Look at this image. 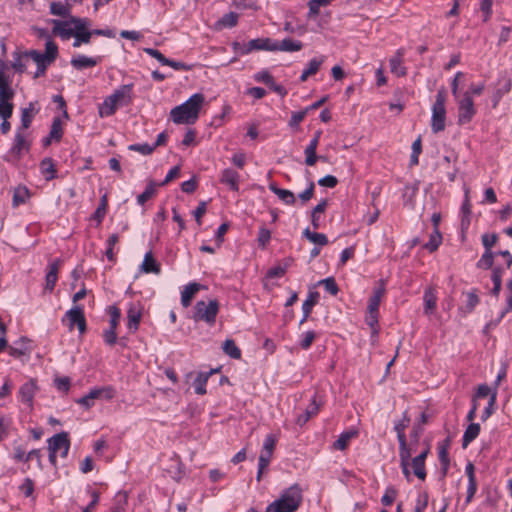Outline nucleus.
Returning <instances> with one entry per match:
<instances>
[{
	"mask_svg": "<svg viewBox=\"0 0 512 512\" xmlns=\"http://www.w3.org/2000/svg\"><path fill=\"white\" fill-rule=\"evenodd\" d=\"M323 62H324L323 56L320 58L311 59L308 62L307 67L303 70V72L300 76V81L305 82L308 79V77L315 75L318 72L321 65L323 64Z\"/></svg>",
	"mask_w": 512,
	"mask_h": 512,
	"instance_id": "c85d7f7f",
	"label": "nucleus"
},
{
	"mask_svg": "<svg viewBox=\"0 0 512 512\" xmlns=\"http://www.w3.org/2000/svg\"><path fill=\"white\" fill-rule=\"evenodd\" d=\"M223 351L232 359L241 358V350L232 339H226L222 345Z\"/></svg>",
	"mask_w": 512,
	"mask_h": 512,
	"instance_id": "58836bf2",
	"label": "nucleus"
},
{
	"mask_svg": "<svg viewBox=\"0 0 512 512\" xmlns=\"http://www.w3.org/2000/svg\"><path fill=\"white\" fill-rule=\"evenodd\" d=\"M273 40L270 38H256L247 43L234 42L233 50L239 55H247L252 51H273Z\"/></svg>",
	"mask_w": 512,
	"mask_h": 512,
	"instance_id": "39448f33",
	"label": "nucleus"
},
{
	"mask_svg": "<svg viewBox=\"0 0 512 512\" xmlns=\"http://www.w3.org/2000/svg\"><path fill=\"white\" fill-rule=\"evenodd\" d=\"M39 387L35 379H30L20 386L18 391L19 400L26 404L30 411L33 410L34 397L38 392Z\"/></svg>",
	"mask_w": 512,
	"mask_h": 512,
	"instance_id": "9b49d317",
	"label": "nucleus"
},
{
	"mask_svg": "<svg viewBox=\"0 0 512 512\" xmlns=\"http://www.w3.org/2000/svg\"><path fill=\"white\" fill-rule=\"evenodd\" d=\"M385 293L383 286L377 287L373 290L372 296L369 298L367 311L372 313H379V306L381 298Z\"/></svg>",
	"mask_w": 512,
	"mask_h": 512,
	"instance_id": "c756f323",
	"label": "nucleus"
},
{
	"mask_svg": "<svg viewBox=\"0 0 512 512\" xmlns=\"http://www.w3.org/2000/svg\"><path fill=\"white\" fill-rule=\"evenodd\" d=\"M117 102L111 96L105 98L104 102L99 108V114L101 117L112 116L117 110Z\"/></svg>",
	"mask_w": 512,
	"mask_h": 512,
	"instance_id": "72a5a7b5",
	"label": "nucleus"
},
{
	"mask_svg": "<svg viewBox=\"0 0 512 512\" xmlns=\"http://www.w3.org/2000/svg\"><path fill=\"white\" fill-rule=\"evenodd\" d=\"M39 168L46 181H51L57 177V171L52 158L46 157L41 160Z\"/></svg>",
	"mask_w": 512,
	"mask_h": 512,
	"instance_id": "bb28decb",
	"label": "nucleus"
},
{
	"mask_svg": "<svg viewBox=\"0 0 512 512\" xmlns=\"http://www.w3.org/2000/svg\"><path fill=\"white\" fill-rule=\"evenodd\" d=\"M496 253L493 251H484L481 258L476 263V267L479 269H491L494 263V257Z\"/></svg>",
	"mask_w": 512,
	"mask_h": 512,
	"instance_id": "37998d69",
	"label": "nucleus"
},
{
	"mask_svg": "<svg viewBox=\"0 0 512 512\" xmlns=\"http://www.w3.org/2000/svg\"><path fill=\"white\" fill-rule=\"evenodd\" d=\"M46 58V64H51L55 61L58 55V46L52 40H48L45 43V53H43Z\"/></svg>",
	"mask_w": 512,
	"mask_h": 512,
	"instance_id": "c03bdc74",
	"label": "nucleus"
},
{
	"mask_svg": "<svg viewBox=\"0 0 512 512\" xmlns=\"http://www.w3.org/2000/svg\"><path fill=\"white\" fill-rule=\"evenodd\" d=\"M95 399H100V397L99 392L96 390V388H93L89 391L88 394L79 398L76 402L81 406L85 407L86 409H89L94 405Z\"/></svg>",
	"mask_w": 512,
	"mask_h": 512,
	"instance_id": "a18cd8bd",
	"label": "nucleus"
},
{
	"mask_svg": "<svg viewBox=\"0 0 512 512\" xmlns=\"http://www.w3.org/2000/svg\"><path fill=\"white\" fill-rule=\"evenodd\" d=\"M204 288L203 285L193 282L189 283L184 287V290L181 292V304L183 307H188L191 304L192 298L194 295Z\"/></svg>",
	"mask_w": 512,
	"mask_h": 512,
	"instance_id": "5701e85b",
	"label": "nucleus"
},
{
	"mask_svg": "<svg viewBox=\"0 0 512 512\" xmlns=\"http://www.w3.org/2000/svg\"><path fill=\"white\" fill-rule=\"evenodd\" d=\"M142 317V311L140 305H136L134 303L130 304L127 311V319H128V329L131 332H135L139 328V324Z\"/></svg>",
	"mask_w": 512,
	"mask_h": 512,
	"instance_id": "f3484780",
	"label": "nucleus"
},
{
	"mask_svg": "<svg viewBox=\"0 0 512 512\" xmlns=\"http://www.w3.org/2000/svg\"><path fill=\"white\" fill-rule=\"evenodd\" d=\"M506 289H507V293H508L507 298H506V306H505L504 310L501 312V314L495 324H498L507 313L512 311V279L507 281Z\"/></svg>",
	"mask_w": 512,
	"mask_h": 512,
	"instance_id": "8fccbe9b",
	"label": "nucleus"
},
{
	"mask_svg": "<svg viewBox=\"0 0 512 512\" xmlns=\"http://www.w3.org/2000/svg\"><path fill=\"white\" fill-rule=\"evenodd\" d=\"M107 195H103L100 199L99 205L91 215V219L97 222V225H100L105 218L106 210H107Z\"/></svg>",
	"mask_w": 512,
	"mask_h": 512,
	"instance_id": "c9c22d12",
	"label": "nucleus"
},
{
	"mask_svg": "<svg viewBox=\"0 0 512 512\" xmlns=\"http://www.w3.org/2000/svg\"><path fill=\"white\" fill-rule=\"evenodd\" d=\"M322 131L318 130L315 132L313 138L310 140L309 144L306 146L304 150L305 154V164L307 166H314L317 160H325L323 156H318L316 154L317 147L319 145V140L321 137Z\"/></svg>",
	"mask_w": 512,
	"mask_h": 512,
	"instance_id": "f8f14e48",
	"label": "nucleus"
},
{
	"mask_svg": "<svg viewBox=\"0 0 512 512\" xmlns=\"http://www.w3.org/2000/svg\"><path fill=\"white\" fill-rule=\"evenodd\" d=\"M496 399H497V391L495 389L489 398L488 405L485 407L484 411L482 412V415H481L482 421H486L492 415V413L494 411V405L496 403Z\"/></svg>",
	"mask_w": 512,
	"mask_h": 512,
	"instance_id": "052dcab7",
	"label": "nucleus"
},
{
	"mask_svg": "<svg viewBox=\"0 0 512 512\" xmlns=\"http://www.w3.org/2000/svg\"><path fill=\"white\" fill-rule=\"evenodd\" d=\"M378 317L379 313H372L367 311L365 321L367 325L371 328L372 336H377L379 333Z\"/></svg>",
	"mask_w": 512,
	"mask_h": 512,
	"instance_id": "6e6d98bb",
	"label": "nucleus"
},
{
	"mask_svg": "<svg viewBox=\"0 0 512 512\" xmlns=\"http://www.w3.org/2000/svg\"><path fill=\"white\" fill-rule=\"evenodd\" d=\"M239 180V173L231 168H226L221 173L220 182L229 186L232 191H239Z\"/></svg>",
	"mask_w": 512,
	"mask_h": 512,
	"instance_id": "dca6fc26",
	"label": "nucleus"
},
{
	"mask_svg": "<svg viewBox=\"0 0 512 512\" xmlns=\"http://www.w3.org/2000/svg\"><path fill=\"white\" fill-rule=\"evenodd\" d=\"M31 145L32 141L29 139V132L16 129L9 153L20 159L25 153L30 151Z\"/></svg>",
	"mask_w": 512,
	"mask_h": 512,
	"instance_id": "6e6552de",
	"label": "nucleus"
},
{
	"mask_svg": "<svg viewBox=\"0 0 512 512\" xmlns=\"http://www.w3.org/2000/svg\"><path fill=\"white\" fill-rule=\"evenodd\" d=\"M481 241L485 251H492V247L498 241V235L496 233H485L481 236Z\"/></svg>",
	"mask_w": 512,
	"mask_h": 512,
	"instance_id": "bf43d9fd",
	"label": "nucleus"
},
{
	"mask_svg": "<svg viewBox=\"0 0 512 512\" xmlns=\"http://www.w3.org/2000/svg\"><path fill=\"white\" fill-rule=\"evenodd\" d=\"M102 61V57H87L85 55H77L71 59V65L77 70L94 67Z\"/></svg>",
	"mask_w": 512,
	"mask_h": 512,
	"instance_id": "aec40b11",
	"label": "nucleus"
},
{
	"mask_svg": "<svg viewBox=\"0 0 512 512\" xmlns=\"http://www.w3.org/2000/svg\"><path fill=\"white\" fill-rule=\"evenodd\" d=\"M429 496L427 492H422L418 494L416 499V505L414 508V512H424L428 505Z\"/></svg>",
	"mask_w": 512,
	"mask_h": 512,
	"instance_id": "0e129e2a",
	"label": "nucleus"
},
{
	"mask_svg": "<svg viewBox=\"0 0 512 512\" xmlns=\"http://www.w3.org/2000/svg\"><path fill=\"white\" fill-rule=\"evenodd\" d=\"M269 189L278 196L286 205H293L296 202L294 193L287 189L279 188L276 183H270Z\"/></svg>",
	"mask_w": 512,
	"mask_h": 512,
	"instance_id": "cd10ccee",
	"label": "nucleus"
},
{
	"mask_svg": "<svg viewBox=\"0 0 512 512\" xmlns=\"http://www.w3.org/2000/svg\"><path fill=\"white\" fill-rule=\"evenodd\" d=\"M219 369H211L208 372H200L197 377L195 378L193 382V387L195 390V393L198 395H204L206 394V384L209 379V377L213 374L218 372Z\"/></svg>",
	"mask_w": 512,
	"mask_h": 512,
	"instance_id": "b1692460",
	"label": "nucleus"
},
{
	"mask_svg": "<svg viewBox=\"0 0 512 512\" xmlns=\"http://www.w3.org/2000/svg\"><path fill=\"white\" fill-rule=\"evenodd\" d=\"M449 446H450V438L449 437L438 444V456H439V461L442 466L443 476L446 475L447 470L450 465V459H449V454H448Z\"/></svg>",
	"mask_w": 512,
	"mask_h": 512,
	"instance_id": "393cba45",
	"label": "nucleus"
},
{
	"mask_svg": "<svg viewBox=\"0 0 512 512\" xmlns=\"http://www.w3.org/2000/svg\"><path fill=\"white\" fill-rule=\"evenodd\" d=\"M409 423H410V418H409L407 412L405 411L403 413L402 418L400 420L396 421L394 424V430L397 433L398 440L406 438L405 429L408 427Z\"/></svg>",
	"mask_w": 512,
	"mask_h": 512,
	"instance_id": "a19ab883",
	"label": "nucleus"
},
{
	"mask_svg": "<svg viewBox=\"0 0 512 512\" xmlns=\"http://www.w3.org/2000/svg\"><path fill=\"white\" fill-rule=\"evenodd\" d=\"M307 111L305 108L300 111L292 112L291 118L289 120V126L291 128H297L299 124L304 120L307 115Z\"/></svg>",
	"mask_w": 512,
	"mask_h": 512,
	"instance_id": "e2e57ef3",
	"label": "nucleus"
},
{
	"mask_svg": "<svg viewBox=\"0 0 512 512\" xmlns=\"http://www.w3.org/2000/svg\"><path fill=\"white\" fill-rule=\"evenodd\" d=\"M142 270L145 273H155L159 274L161 271L160 265L156 262V260L153 258L152 252L149 251L145 254L144 260L142 262Z\"/></svg>",
	"mask_w": 512,
	"mask_h": 512,
	"instance_id": "2f4dec72",
	"label": "nucleus"
},
{
	"mask_svg": "<svg viewBox=\"0 0 512 512\" xmlns=\"http://www.w3.org/2000/svg\"><path fill=\"white\" fill-rule=\"evenodd\" d=\"M219 312V302L216 299L206 301H197L194 306L193 320L195 322L203 321L212 326L216 322V317Z\"/></svg>",
	"mask_w": 512,
	"mask_h": 512,
	"instance_id": "20e7f679",
	"label": "nucleus"
},
{
	"mask_svg": "<svg viewBox=\"0 0 512 512\" xmlns=\"http://www.w3.org/2000/svg\"><path fill=\"white\" fill-rule=\"evenodd\" d=\"M442 242V236L439 232L438 228H435L433 233L429 237V241L424 244V248L427 249L429 252H434L438 249Z\"/></svg>",
	"mask_w": 512,
	"mask_h": 512,
	"instance_id": "79ce46f5",
	"label": "nucleus"
},
{
	"mask_svg": "<svg viewBox=\"0 0 512 512\" xmlns=\"http://www.w3.org/2000/svg\"><path fill=\"white\" fill-rule=\"evenodd\" d=\"M424 301V314L431 315L436 309L437 306V294L436 289L432 286H429L425 289L423 295Z\"/></svg>",
	"mask_w": 512,
	"mask_h": 512,
	"instance_id": "412c9836",
	"label": "nucleus"
},
{
	"mask_svg": "<svg viewBox=\"0 0 512 512\" xmlns=\"http://www.w3.org/2000/svg\"><path fill=\"white\" fill-rule=\"evenodd\" d=\"M357 435L356 431H345L340 434L338 439L333 443V447L337 450H345L349 441Z\"/></svg>",
	"mask_w": 512,
	"mask_h": 512,
	"instance_id": "ea45409f",
	"label": "nucleus"
},
{
	"mask_svg": "<svg viewBox=\"0 0 512 512\" xmlns=\"http://www.w3.org/2000/svg\"><path fill=\"white\" fill-rule=\"evenodd\" d=\"M303 48V43L292 38H285L281 41L273 40V51L296 52Z\"/></svg>",
	"mask_w": 512,
	"mask_h": 512,
	"instance_id": "4468645a",
	"label": "nucleus"
},
{
	"mask_svg": "<svg viewBox=\"0 0 512 512\" xmlns=\"http://www.w3.org/2000/svg\"><path fill=\"white\" fill-rule=\"evenodd\" d=\"M403 55V50L398 49L396 54L389 60L391 73L395 74L398 77H403L407 74V69L403 65Z\"/></svg>",
	"mask_w": 512,
	"mask_h": 512,
	"instance_id": "6ab92c4d",
	"label": "nucleus"
},
{
	"mask_svg": "<svg viewBox=\"0 0 512 512\" xmlns=\"http://www.w3.org/2000/svg\"><path fill=\"white\" fill-rule=\"evenodd\" d=\"M50 13L56 16L67 17L70 15V7L60 1L52 2L50 4Z\"/></svg>",
	"mask_w": 512,
	"mask_h": 512,
	"instance_id": "de8ad7c7",
	"label": "nucleus"
},
{
	"mask_svg": "<svg viewBox=\"0 0 512 512\" xmlns=\"http://www.w3.org/2000/svg\"><path fill=\"white\" fill-rule=\"evenodd\" d=\"M70 22L75 25V31L73 34L75 41L73 42V47H79L82 43H89L93 32L87 30V20L78 17H71Z\"/></svg>",
	"mask_w": 512,
	"mask_h": 512,
	"instance_id": "9d476101",
	"label": "nucleus"
},
{
	"mask_svg": "<svg viewBox=\"0 0 512 512\" xmlns=\"http://www.w3.org/2000/svg\"><path fill=\"white\" fill-rule=\"evenodd\" d=\"M303 236L307 238L310 242L319 246H325L328 244V238L325 234L312 232L310 231L309 228H306L303 231Z\"/></svg>",
	"mask_w": 512,
	"mask_h": 512,
	"instance_id": "4c0bfd02",
	"label": "nucleus"
},
{
	"mask_svg": "<svg viewBox=\"0 0 512 512\" xmlns=\"http://www.w3.org/2000/svg\"><path fill=\"white\" fill-rule=\"evenodd\" d=\"M271 239V232L269 229L265 227H261L258 231V245L262 248H265Z\"/></svg>",
	"mask_w": 512,
	"mask_h": 512,
	"instance_id": "338daca9",
	"label": "nucleus"
},
{
	"mask_svg": "<svg viewBox=\"0 0 512 512\" xmlns=\"http://www.w3.org/2000/svg\"><path fill=\"white\" fill-rule=\"evenodd\" d=\"M446 90L440 88L436 94L435 102L432 106L431 130L433 133H439L445 129L446 121Z\"/></svg>",
	"mask_w": 512,
	"mask_h": 512,
	"instance_id": "7ed1b4c3",
	"label": "nucleus"
},
{
	"mask_svg": "<svg viewBox=\"0 0 512 512\" xmlns=\"http://www.w3.org/2000/svg\"><path fill=\"white\" fill-rule=\"evenodd\" d=\"M54 384L59 391L67 393L71 386V380L67 376L57 377L54 380Z\"/></svg>",
	"mask_w": 512,
	"mask_h": 512,
	"instance_id": "774afa93",
	"label": "nucleus"
},
{
	"mask_svg": "<svg viewBox=\"0 0 512 512\" xmlns=\"http://www.w3.org/2000/svg\"><path fill=\"white\" fill-rule=\"evenodd\" d=\"M133 86V83L122 85L110 96L115 99L118 105H127L132 101Z\"/></svg>",
	"mask_w": 512,
	"mask_h": 512,
	"instance_id": "2eb2a0df",
	"label": "nucleus"
},
{
	"mask_svg": "<svg viewBox=\"0 0 512 512\" xmlns=\"http://www.w3.org/2000/svg\"><path fill=\"white\" fill-rule=\"evenodd\" d=\"M128 504V496L126 492H118L113 500L111 512H125Z\"/></svg>",
	"mask_w": 512,
	"mask_h": 512,
	"instance_id": "e433bc0d",
	"label": "nucleus"
},
{
	"mask_svg": "<svg viewBox=\"0 0 512 512\" xmlns=\"http://www.w3.org/2000/svg\"><path fill=\"white\" fill-rule=\"evenodd\" d=\"M51 22L54 24V27H53L54 34L60 35L64 39H68L71 36H73L75 27L74 28L69 27V25L72 24L70 22V20L62 21V20L53 19Z\"/></svg>",
	"mask_w": 512,
	"mask_h": 512,
	"instance_id": "a878e982",
	"label": "nucleus"
},
{
	"mask_svg": "<svg viewBox=\"0 0 512 512\" xmlns=\"http://www.w3.org/2000/svg\"><path fill=\"white\" fill-rule=\"evenodd\" d=\"M60 264L61 260L56 259L53 262L49 263V265L47 266V273L45 276V290L48 292H52L55 288L56 282L58 280V271Z\"/></svg>",
	"mask_w": 512,
	"mask_h": 512,
	"instance_id": "ddd939ff",
	"label": "nucleus"
},
{
	"mask_svg": "<svg viewBox=\"0 0 512 512\" xmlns=\"http://www.w3.org/2000/svg\"><path fill=\"white\" fill-rule=\"evenodd\" d=\"M277 438L273 434H269L266 436L264 443H263V450L262 453L272 455L273 450L276 445Z\"/></svg>",
	"mask_w": 512,
	"mask_h": 512,
	"instance_id": "69168bd1",
	"label": "nucleus"
},
{
	"mask_svg": "<svg viewBox=\"0 0 512 512\" xmlns=\"http://www.w3.org/2000/svg\"><path fill=\"white\" fill-rule=\"evenodd\" d=\"M319 285H323L325 291L332 296H336L339 292V287L333 277H327L318 282Z\"/></svg>",
	"mask_w": 512,
	"mask_h": 512,
	"instance_id": "603ef678",
	"label": "nucleus"
},
{
	"mask_svg": "<svg viewBox=\"0 0 512 512\" xmlns=\"http://www.w3.org/2000/svg\"><path fill=\"white\" fill-rule=\"evenodd\" d=\"M480 433L479 423H470L466 428L462 437V447L466 448L472 441H474Z\"/></svg>",
	"mask_w": 512,
	"mask_h": 512,
	"instance_id": "7c9ffc66",
	"label": "nucleus"
},
{
	"mask_svg": "<svg viewBox=\"0 0 512 512\" xmlns=\"http://www.w3.org/2000/svg\"><path fill=\"white\" fill-rule=\"evenodd\" d=\"M319 296L320 295L317 291H310L307 299L302 304V311L311 314L313 307L318 302Z\"/></svg>",
	"mask_w": 512,
	"mask_h": 512,
	"instance_id": "3c124183",
	"label": "nucleus"
},
{
	"mask_svg": "<svg viewBox=\"0 0 512 512\" xmlns=\"http://www.w3.org/2000/svg\"><path fill=\"white\" fill-rule=\"evenodd\" d=\"M47 443L49 452L59 453L62 458L68 456L71 443L67 432L62 431L53 435L47 440Z\"/></svg>",
	"mask_w": 512,
	"mask_h": 512,
	"instance_id": "1a4fd4ad",
	"label": "nucleus"
},
{
	"mask_svg": "<svg viewBox=\"0 0 512 512\" xmlns=\"http://www.w3.org/2000/svg\"><path fill=\"white\" fill-rule=\"evenodd\" d=\"M396 496H397V490L394 487L389 486L386 488V491L381 498V503L384 506H390L394 502Z\"/></svg>",
	"mask_w": 512,
	"mask_h": 512,
	"instance_id": "680f3d73",
	"label": "nucleus"
},
{
	"mask_svg": "<svg viewBox=\"0 0 512 512\" xmlns=\"http://www.w3.org/2000/svg\"><path fill=\"white\" fill-rule=\"evenodd\" d=\"M50 138H54L55 141H60L63 135L62 123L59 117L53 119L51 129L49 132Z\"/></svg>",
	"mask_w": 512,
	"mask_h": 512,
	"instance_id": "5fc2aeb1",
	"label": "nucleus"
},
{
	"mask_svg": "<svg viewBox=\"0 0 512 512\" xmlns=\"http://www.w3.org/2000/svg\"><path fill=\"white\" fill-rule=\"evenodd\" d=\"M38 110L35 108V103L30 102L27 107L21 109V124L17 130L26 131L30 128L33 118Z\"/></svg>",
	"mask_w": 512,
	"mask_h": 512,
	"instance_id": "a211bd4d",
	"label": "nucleus"
},
{
	"mask_svg": "<svg viewBox=\"0 0 512 512\" xmlns=\"http://www.w3.org/2000/svg\"><path fill=\"white\" fill-rule=\"evenodd\" d=\"M476 114V108L470 92H464L462 98L458 101V124L465 125L472 121Z\"/></svg>",
	"mask_w": 512,
	"mask_h": 512,
	"instance_id": "0eeeda50",
	"label": "nucleus"
},
{
	"mask_svg": "<svg viewBox=\"0 0 512 512\" xmlns=\"http://www.w3.org/2000/svg\"><path fill=\"white\" fill-rule=\"evenodd\" d=\"M65 321H67V327L70 331L77 326L80 334L85 333L87 326L83 306L76 305L68 310L62 318V322L65 323Z\"/></svg>",
	"mask_w": 512,
	"mask_h": 512,
	"instance_id": "423d86ee",
	"label": "nucleus"
},
{
	"mask_svg": "<svg viewBox=\"0 0 512 512\" xmlns=\"http://www.w3.org/2000/svg\"><path fill=\"white\" fill-rule=\"evenodd\" d=\"M29 197V190L26 187H18L13 194L12 204L17 207L24 204Z\"/></svg>",
	"mask_w": 512,
	"mask_h": 512,
	"instance_id": "49530a36",
	"label": "nucleus"
},
{
	"mask_svg": "<svg viewBox=\"0 0 512 512\" xmlns=\"http://www.w3.org/2000/svg\"><path fill=\"white\" fill-rule=\"evenodd\" d=\"M303 500V490L295 483L283 490L280 497L270 503L265 512H296Z\"/></svg>",
	"mask_w": 512,
	"mask_h": 512,
	"instance_id": "f03ea898",
	"label": "nucleus"
},
{
	"mask_svg": "<svg viewBox=\"0 0 512 512\" xmlns=\"http://www.w3.org/2000/svg\"><path fill=\"white\" fill-rule=\"evenodd\" d=\"M158 184L150 180L147 184L145 190L137 196V203L139 205H144L149 199H151L156 194V187Z\"/></svg>",
	"mask_w": 512,
	"mask_h": 512,
	"instance_id": "f704fd0d",
	"label": "nucleus"
},
{
	"mask_svg": "<svg viewBox=\"0 0 512 512\" xmlns=\"http://www.w3.org/2000/svg\"><path fill=\"white\" fill-rule=\"evenodd\" d=\"M320 403L316 399V395L312 398L311 402L305 409L304 413L300 414L296 419V424L303 426L309 419L319 412Z\"/></svg>",
	"mask_w": 512,
	"mask_h": 512,
	"instance_id": "4be33fe9",
	"label": "nucleus"
},
{
	"mask_svg": "<svg viewBox=\"0 0 512 512\" xmlns=\"http://www.w3.org/2000/svg\"><path fill=\"white\" fill-rule=\"evenodd\" d=\"M238 23V14L235 12H229L224 14L215 24L217 29L233 28Z\"/></svg>",
	"mask_w": 512,
	"mask_h": 512,
	"instance_id": "473e14b6",
	"label": "nucleus"
},
{
	"mask_svg": "<svg viewBox=\"0 0 512 512\" xmlns=\"http://www.w3.org/2000/svg\"><path fill=\"white\" fill-rule=\"evenodd\" d=\"M411 465L413 468L414 475L419 478L420 480L424 481L426 479V469H425V463L418 461L416 459H412Z\"/></svg>",
	"mask_w": 512,
	"mask_h": 512,
	"instance_id": "13d9d810",
	"label": "nucleus"
},
{
	"mask_svg": "<svg viewBox=\"0 0 512 512\" xmlns=\"http://www.w3.org/2000/svg\"><path fill=\"white\" fill-rule=\"evenodd\" d=\"M128 150L138 152L142 155H150L154 152V147L148 143H135L129 145Z\"/></svg>",
	"mask_w": 512,
	"mask_h": 512,
	"instance_id": "4d7b16f0",
	"label": "nucleus"
},
{
	"mask_svg": "<svg viewBox=\"0 0 512 512\" xmlns=\"http://www.w3.org/2000/svg\"><path fill=\"white\" fill-rule=\"evenodd\" d=\"M399 442V458L400 462L410 463L411 459V448L407 445V439H400Z\"/></svg>",
	"mask_w": 512,
	"mask_h": 512,
	"instance_id": "864d4df0",
	"label": "nucleus"
},
{
	"mask_svg": "<svg viewBox=\"0 0 512 512\" xmlns=\"http://www.w3.org/2000/svg\"><path fill=\"white\" fill-rule=\"evenodd\" d=\"M479 302L480 300L478 295L476 294V291H469L466 293V304L465 307L462 309L466 314L471 313L479 304Z\"/></svg>",
	"mask_w": 512,
	"mask_h": 512,
	"instance_id": "09e8293b",
	"label": "nucleus"
},
{
	"mask_svg": "<svg viewBox=\"0 0 512 512\" xmlns=\"http://www.w3.org/2000/svg\"><path fill=\"white\" fill-rule=\"evenodd\" d=\"M204 95L195 93L184 103L174 107L170 111V117L176 124H193L199 117V112L204 103Z\"/></svg>",
	"mask_w": 512,
	"mask_h": 512,
	"instance_id": "f257e3e1",
	"label": "nucleus"
}]
</instances>
